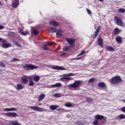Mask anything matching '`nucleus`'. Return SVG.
<instances>
[{
  "instance_id": "72a5a7b5",
  "label": "nucleus",
  "mask_w": 125,
  "mask_h": 125,
  "mask_svg": "<svg viewBox=\"0 0 125 125\" xmlns=\"http://www.w3.org/2000/svg\"><path fill=\"white\" fill-rule=\"evenodd\" d=\"M86 100L88 103H92L93 102V101L92 100V99L88 97L86 99Z\"/></svg>"
},
{
  "instance_id": "20e7f679",
  "label": "nucleus",
  "mask_w": 125,
  "mask_h": 125,
  "mask_svg": "<svg viewBox=\"0 0 125 125\" xmlns=\"http://www.w3.org/2000/svg\"><path fill=\"white\" fill-rule=\"evenodd\" d=\"M65 41L69 43V45L70 47H72L74 48L75 47V42H76V40L74 39H69V38H65Z\"/></svg>"
},
{
  "instance_id": "393cba45",
  "label": "nucleus",
  "mask_w": 125,
  "mask_h": 125,
  "mask_svg": "<svg viewBox=\"0 0 125 125\" xmlns=\"http://www.w3.org/2000/svg\"><path fill=\"white\" fill-rule=\"evenodd\" d=\"M49 31L50 33H56V32H57V28L55 27H51L49 29Z\"/></svg>"
},
{
  "instance_id": "a878e982",
  "label": "nucleus",
  "mask_w": 125,
  "mask_h": 125,
  "mask_svg": "<svg viewBox=\"0 0 125 125\" xmlns=\"http://www.w3.org/2000/svg\"><path fill=\"white\" fill-rule=\"evenodd\" d=\"M23 88H24V87L23 86V85L22 84L18 83L17 84V90H19L20 89H23Z\"/></svg>"
},
{
  "instance_id": "f03ea898",
  "label": "nucleus",
  "mask_w": 125,
  "mask_h": 125,
  "mask_svg": "<svg viewBox=\"0 0 125 125\" xmlns=\"http://www.w3.org/2000/svg\"><path fill=\"white\" fill-rule=\"evenodd\" d=\"M110 83L112 84H118L120 83H122V78L119 76L114 77L110 81Z\"/></svg>"
},
{
  "instance_id": "ea45409f",
  "label": "nucleus",
  "mask_w": 125,
  "mask_h": 125,
  "mask_svg": "<svg viewBox=\"0 0 125 125\" xmlns=\"http://www.w3.org/2000/svg\"><path fill=\"white\" fill-rule=\"evenodd\" d=\"M16 61H20V59H17L16 58H14L13 59V60H12L11 61H10V62H15Z\"/></svg>"
},
{
  "instance_id": "aec40b11",
  "label": "nucleus",
  "mask_w": 125,
  "mask_h": 125,
  "mask_svg": "<svg viewBox=\"0 0 125 125\" xmlns=\"http://www.w3.org/2000/svg\"><path fill=\"white\" fill-rule=\"evenodd\" d=\"M20 3L19 1L14 2L12 3V7H13V8H17V7H18V6H19Z\"/></svg>"
},
{
  "instance_id": "4d7b16f0",
  "label": "nucleus",
  "mask_w": 125,
  "mask_h": 125,
  "mask_svg": "<svg viewBox=\"0 0 125 125\" xmlns=\"http://www.w3.org/2000/svg\"><path fill=\"white\" fill-rule=\"evenodd\" d=\"M99 1H103V0H98Z\"/></svg>"
},
{
  "instance_id": "603ef678",
  "label": "nucleus",
  "mask_w": 125,
  "mask_h": 125,
  "mask_svg": "<svg viewBox=\"0 0 125 125\" xmlns=\"http://www.w3.org/2000/svg\"><path fill=\"white\" fill-rule=\"evenodd\" d=\"M108 50H110V46H107Z\"/></svg>"
},
{
  "instance_id": "f8f14e48",
  "label": "nucleus",
  "mask_w": 125,
  "mask_h": 125,
  "mask_svg": "<svg viewBox=\"0 0 125 125\" xmlns=\"http://www.w3.org/2000/svg\"><path fill=\"white\" fill-rule=\"evenodd\" d=\"M97 43L98 45L100 46V47H103V39H102L101 38H99Z\"/></svg>"
},
{
  "instance_id": "3c124183",
  "label": "nucleus",
  "mask_w": 125,
  "mask_h": 125,
  "mask_svg": "<svg viewBox=\"0 0 125 125\" xmlns=\"http://www.w3.org/2000/svg\"><path fill=\"white\" fill-rule=\"evenodd\" d=\"M61 110H62V108H59L57 109V111H61Z\"/></svg>"
},
{
  "instance_id": "7c9ffc66",
  "label": "nucleus",
  "mask_w": 125,
  "mask_h": 125,
  "mask_svg": "<svg viewBox=\"0 0 125 125\" xmlns=\"http://www.w3.org/2000/svg\"><path fill=\"white\" fill-rule=\"evenodd\" d=\"M96 80H97V79L96 78H91L89 80L88 83H94L95 82V81H96Z\"/></svg>"
},
{
  "instance_id": "a18cd8bd",
  "label": "nucleus",
  "mask_w": 125,
  "mask_h": 125,
  "mask_svg": "<svg viewBox=\"0 0 125 125\" xmlns=\"http://www.w3.org/2000/svg\"><path fill=\"white\" fill-rule=\"evenodd\" d=\"M86 11H87L88 14H89V15L91 14V11H90V10H89L88 9H86Z\"/></svg>"
},
{
  "instance_id": "c85d7f7f",
  "label": "nucleus",
  "mask_w": 125,
  "mask_h": 125,
  "mask_svg": "<svg viewBox=\"0 0 125 125\" xmlns=\"http://www.w3.org/2000/svg\"><path fill=\"white\" fill-rule=\"evenodd\" d=\"M116 41L118 43H121L122 42V37L119 36H117L116 38Z\"/></svg>"
},
{
  "instance_id": "c756f323",
  "label": "nucleus",
  "mask_w": 125,
  "mask_h": 125,
  "mask_svg": "<svg viewBox=\"0 0 125 125\" xmlns=\"http://www.w3.org/2000/svg\"><path fill=\"white\" fill-rule=\"evenodd\" d=\"M71 50V46H66L63 48V51H70Z\"/></svg>"
},
{
  "instance_id": "4468645a",
  "label": "nucleus",
  "mask_w": 125,
  "mask_h": 125,
  "mask_svg": "<svg viewBox=\"0 0 125 125\" xmlns=\"http://www.w3.org/2000/svg\"><path fill=\"white\" fill-rule=\"evenodd\" d=\"M72 80H73L72 78L68 77L67 76H63V77L61 78V80L62 81V82H63L64 80L69 82V81H71Z\"/></svg>"
},
{
  "instance_id": "c03bdc74",
  "label": "nucleus",
  "mask_w": 125,
  "mask_h": 125,
  "mask_svg": "<svg viewBox=\"0 0 125 125\" xmlns=\"http://www.w3.org/2000/svg\"><path fill=\"white\" fill-rule=\"evenodd\" d=\"M55 97H60V94L59 93H56L54 94Z\"/></svg>"
},
{
  "instance_id": "5fc2aeb1",
  "label": "nucleus",
  "mask_w": 125,
  "mask_h": 125,
  "mask_svg": "<svg viewBox=\"0 0 125 125\" xmlns=\"http://www.w3.org/2000/svg\"><path fill=\"white\" fill-rule=\"evenodd\" d=\"M15 0V1H18L19 2V0Z\"/></svg>"
},
{
  "instance_id": "052dcab7",
  "label": "nucleus",
  "mask_w": 125,
  "mask_h": 125,
  "mask_svg": "<svg viewBox=\"0 0 125 125\" xmlns=\"http://www.w3.org/2000/svg\"><path fill=\"white\" fill-rule=\"evenodd\" d=\"M0 72H2V70H1V69H0Z\"/></svg>"
},
{
  "instance_id": "1a4fd4ad",
  "label": "nucleus",
  "mask_w": 125,
  "mask_h": 125,
  "mask_svg": "<svg viewBox=\"0 0 125 125\" xmlns=\"http://www.w3.org/2000/svg\"><path fill=\"white\" fill-rule=\"evenodd\" d=\"M2 42V46L3 48H8V47H10V46H11V44L9 43H5L7 42V41L6 40H3Z\"/></svg>"
},
{
  "instance_id": "49530a36",
  "label": "nucleus",
  "mask_w": 125,
  "mask_h": 125,
  "mask_svg": "<svg viewBox=\"0 0 125 125\" xmlns=\"http://www.w3.org/2000/svg\"><path fill=\"white\" fill-rule=\"evenodd\" d=\"M121 111L124 113H125V106L121 108Z\"/></svg>"
},
{
  "instance_id": "bb28decb",
  "label": "nucleus",
  "mask_w": 125,
  "mask_h": 125,
  "mask_svg": "<svg viewBox=\"0 0 125 125\" xmlns=\"http://www.w3.org/2000/svg\"><path fill=\"white\" fill-rule=\"evenodd\" d=\"M62 84L60 83H56V84L51 85V87L54 88V87H59V86H61Z\"/></svg>"
},
{
  "instance_id": "a211bd4d",
  "label": "nucleus",
  "mask_w": 125,
  "mask_h": 125,
  "mask_svg": "<svg viewBox=\"0 0 125 125\" xmlns=\"http://www.w3.org/2000/svg\"><path fill=\"white\" fill-rule=\"evenodd\" d=\"M41 80V77L38 75H34L33 76V81L36 83H39V81Z\"/></svg>"
},
{
  "instance_id": "f257e3e1",
  "label": "nucleus",
  "mask_w": 125,
  "mask_h": 125,
  "mask_svg": "<svg viewBox=\"0 0 125 125\" xmlns=\"http://www.w3.org/2000/svg\"><path fill=\"white\" fill-rule=\"evenodd\" d=\"M81 81H76L73 83L69 84L67 87L69 88H78V87H80V86H81Z\"/></svg>"
},
{
  "instance_id": "a19ab883",
  "label": "nucleus",
  "mask_w": 125,
  "mask_h": 125,
  "mask_svg": "<svg viewBox=\"0 0 125 125\" xmlns=\"http://www.w3.org/2000/svg\"><path fill=\"white\" fill-rule=\"evenodd\" d=\"M118 11L120 12V13H125V9L124 8H120L118 10Z\"/></svg>"
},
{
  "instance_id": "473e14b6",
  "label": "nucleus",
  "mask_w": 125,
  "mask_h": 125,
  "mask_svg": "<svg viewBox=\"0 0 125 125\" xmlns=\"http://www.w3.org/2000/svg\"><path fill=\"white\" fill-rule=\"evenodd\" d=\"M13 43H14V44L15 45H17V46H18V47H22V45H21V44L18 43L17 42L15 41Z\"/></svg>"
},
{
  "instance_id": "4be33fe9",
  "label": "nucleus",
  "mask_w": 125,
  "mask_h": 125,
  "mask_svg": "<svg viewBox=\"0 0 125 125\" xmlns=\"http://www.w3.org/2000/svg\"><path fill=\"white\" fill-rule=\"evenodd\" d=\"M45 97V95L44 94H42L40 95L38 97V102H41L42 100Z\"/></svg>"
},
{
  "instance_id": "0eeeda50",
  "label": "nucleus",
  "mask_w": 125,
  "mask_h": 125,
  "mask_svg": "<svg viewBox=\"0 0 125 125\" xmlns=\"http://www.w3.org/2000/svg\"><path fill=\"white\" fill-rule=\"evenodd\" d=\"M100 30H101V26L100 25L97 27L94 33V35H93V39H94V40H95V39L97 38V36H98V34H99Z\"/></svg>"
},
{
  "instance_id": "864d4df0",
  "label": "nucleus",
  "mask_w": 125,
  "mask_h": 125,
  "mask_svg": "<svg viewBox=\"0 0 125 125\" xmlns=\"http://www.w3.org/2000/svg\"><path fill=\"white\" fill-rule=\"evenodd\" d=\"M0 5H2V3L0 1Z\"/></svg>"
},
{
  "instance_id": "2f4dec72",
  "label": "nucleus",
  "mask_w": 125,
  "mask_h": 125,
  "mask_svg": "<svg viewBox=\"0 0 125 125\" xmlns=\"http://www.w3.org/2000/svg\"><path fill=\"white\" fill-rule=\"evenodd\" d=\"M20 32L22 36H26V35H28V32H24L22 29H20Z\"/></svg>"
},
{
  "instance_id": "4c0bfd02",
  "label": "nucleus",
  "mask_w": 125,
  "mask_h": 125,
  "mask_svg": "<svg viewBox=\"0 0 125 125\" xmlns=\"http://www.w3.org/2000/svg\"><path fill=\"white\" fill-rule=\"evenodd\" d=\"M72 76H74L73 73H68L67 74H64L63 77H72Z\"/></svg>"
},
{
  "instance_id": "39448f33",
  "label": "nucleus",
  "mask_w": 125,
  "mask_h": 125,
  "mask_svg": "<svg viewBox=\"0 0 125 125\" xmlns=\"http://www.w3.org/2000/svg\"><path fill=\"white\" fill-rule=\"evenodd\" d=\"M27 108H30L31 110L36 111L37 112H43L42 108L37 106H27Z\"/></svg>"
},
{
  "instance_id": "09e8293b",
  "label": "nucleus",
  "mask_w": 125,
  "mask_h": 125,
  "mask_svg": "<svg viewBox=\"0 0 125 125\" xmlns=\"http://www.w3.org/2000/svg\"><path fill=\"white\" fill-rule=\"evenodd\" d=\"M115 49H113V47L110 46V51H114Z\"/></svg>"
},
{
  "instance_id": "680f3d73",
  "label": "nucleus",
  "mask_w": 125,
  "mask_h": 125,
  "mask_svg": "<svg viewBox=\"0 0 125 125\" xmlns=\"http://www.w3.org/2000/svg\"><path fill=\"white\" fill-rule=\"evenodd\" d=\"M5 0V1H6V2L7 1V0Z\"/></svg>"
},
{
  "instance_id": "58836bf2",
  "label": "nucleus",
  "mask_w": 125,
  "mask_h": 125,
  "mask_svg": "<svg viewBox=\"0 0 125 125\" xmlns=\"http://www.w3.org/2000/svg\"><path fill=\"white\" fill-rule=\"evenodd\" d=\"M84 53H85V50H83L79 54L77 55V57L82 56V55H83V54H84Z\"/></svg>"
},
{
  "instance_id": "8fccbe9b",
  "label": "nucleus",
  "mask_w": 125,
  "mask_h": 125,
  "mask_svg": "<svg viewBox=\"0 0 125 125\" xmlns=\"http://www.w3.org/2000/svg\"><path fill=\"white\" fill-rule=\"evenodd\" d=\"M3 29H4V26L3 25H0V30H2Z\"/></svg>"
},
{
  "instance_id": "de8ad7c7",
  "label": "nucleus",
  "mask_w": 125,
  "mask_h": 125,
  "mask_svg": "<svg viewBox=\"0 0 125 125\" xmlns=\"http://www.w3.org/2000/svg\"><path fill=\"white\" fill-rule=\"evenodd\" d=\"M1 67H5V64L2 62H1L0 64Z\"/></svg>"
},
{
  "instance_id": "9b49d317",
  "label": "nucleus",
  "mask_w": 125,
  "mask_h": 125,
  "mask_svg": "<svg viewBox=\"0 0 125 125\" xmlns=\"http://www.w3.org/2000/svg\"><path fill=\"white\" fill-rule=\"evenodd\" d=\"M28 77L25 76L24 77H21V83L23 84H26V83H28Z\"/></svg>"
},
{
  "instance_id": "37998d69",
  "label": "nucleus",
  "mask_w": 125,
  "mask_h": 125,
  "mask_svg": "<svg viewBox=\"0 0 125 125\" xmlns=\"http://www.w3.org/2000/svg\"><path fill=\"white\" fill-rule=\"evenodd\" d=\"M92 124L93 125H98L99 123L98 122V120H96L94 121Z\"/></svg>"
},
{
  "instance_id": "c9c22d12",
  "label": "nucleus",
  "mask_w": 125,
  "mask_h": 125,
  "mask_svg": "<svg viewBox=\"0 0 125 125\" xmlns=\"http://www.w3.org/2000/svg\"><path fill=\"white\" fill-rule=\"evenodd\" d=\"M120 33V29L118 28H116V29L114 30V34L115 35H118V34H119Z\"/></svg>"
},
{
  "instance_id": "f704fd0d",
  "label": "nucleus",
  "mask_w": 125,
  "mask_h": 125,
  "mask_svg": "<svg viewBox=\"0 0 125 125\" xmlns=\"http://www.w3.org/2000/svg\"><path fill=\"white\" fill-rule=\"evenodd\" d=\"M64 106H65V107H67L68 108H71V107H72V104L70 103H66L64 104Z\"/></svg>"
},
{
  "instance_id": "13d9d810",
  "label": "nucleus",
  "mask_w": 125,
  "mask_h": 125,
  "mask_svg": "<svg viewBox=\"0 0 125 125\" xmlns=\"http://www.w3.org/2000/svg\"><path fill=\"white\" fill-rule=\"evenodd\" d=\"M42 105V104H39V106H41Z\"/></svg>"
},
{
  "instance_id": "6e6d98bb",
  "label": "nucleus",
  "mask_w": 125,
  "mask_h": 125,
  "mask_svg": "<svg viewBox=\"0 0 125 125\" xmlns=\"http://www.w3.org/2000/svg\"><path fill=\"white\" fill-rule=\"evenodd\" d=\"M1 41H2V38H0V42H1Z\"/></svg>"
},
{
  "instance_id": "7ed1b4c3",
  "label": "nucleus",
  "mask_w": 125,
  "mask_h": 125,
  "mask_svg": "<svg viewBox=\"0 0 125 125\" xmlns=\"http://www.w3.org/2000/svg\"><path fill=\"white\" fill-rule=\"evenodd\" d=\"M23 68L27 71H30V70H34V69H38V66L32 64H25Z\"/></svg>"
},
{
  "instance_id": "cd10ccee",
  "label": "nucleus",
  "mask_w": 125,
  "mask_h": 125,
  "mask_svg": "<svg viewBox=\"0 0 125 125\" xmlns=\"http://www.w3.org/2000/svg\"><path fill=\"white\" fill-rule=\"evenodd\" d=\"M32 33L34 35V36H38L40 32L39 31L37 30L36 29L34 28L32 30Z\"/></svg>"
},
{
  "instance_id": "79ce46f5",
  "label": "nucleus",
  "mask_w": 125,
  "mask_h": 125,
  "mask_svg": "<svg viewBox=\"0 0 125 125\" xmlns=\"http://www.w3.org/2000/svg\"><path fill=\"white\" fill-rule=\"evenodd\" d=\"M81 59H83V57H80L79 58H74L71 59V60H81Z\"/></svg>"
},
{
  "instance_id": "ddd939ff",
  "label": "nucleus",
  "mask_w": 125,
  "mask_h": 125,
  "mask_svg": "<svg viewBox=\"0 0 125 125\" xmlns=\"http://www.w3.org/2000/svg\"><path fill=\"white\" fill-rule=\"evenodd\" d=\"M4 111H5V112H11V111H17V108L15 107L6 108H4Z\"/></svg>"
},
{
  "instance_id": "9d476101",
  "label": "nucleus",
  "mask_w": 125,
  "mask_h": 125,
  "mask_svg": "<svg viewBox=\"0 0 125 125\" xmlns=\"http://www.w3.org/2000/svg\"><path fill=\"white\" fill-rule=\"evenodd\" d=\"M54 44V42H49V43L44 44L42 46V48L43 50H48L49 48H48V47H47V46L49 45L50 46V45H53Z\"/></svg>"
},
{
  "instance_id": "412c9836",
  "label": "nucleus",
  "mask_w": 125,
  "mask_h": 125,
  "mask_svg": "<svg viewBox=\"0 0 125 125\" xmlns=\"http://www.w3.org/2000/svg\"><path fill=\"white\" fill-rule=\"evenodd\" d=\"M98 87L103 88V87L106 88V84L104 82H100L98 84Z\"/></svg>"
},
{
  "instance_id": "6ab92c4d",
  "label": "nucleus",
  "mask_w": 125,
  "mask_h": 125,
  "mask_svg": "<svg viewBox=\"0 0 125 125\" xmlns=\"http://www.w3.org/2000/svg\"><path fill=\"white\" fill-rule=\"evenodd\" d=\"M53 69H54V70H65V68L62 66H53Z\"/></svg>"
},
{
  "instance_id": "2eb2a0df",
  "label": "nucleus",
  "mask_w": 125,
  "mask_h": 125,
  "mask_svg": "<svg viewBox=\"0 0 125 125\" xmlns=\"http://www.w3.org/2000/svg\"><path fill=\"white\" fill-rule=\"evenodd\" d=\"M95 119H96V120H97V121H99L100 120H104V116L100 115L99 114L96 115L95 116Z\"/></svg>"
},
{
  "instance_id": "e433bc0d",
  "label": "nucleus",
  "mask_w": 125,
  "mask_h": 125,
  "mask_svg": "<svg viewBox=\"0 0 125 125\" xmlns=\"http://www.w3.org/2000/svg\"><path fill=\"white\" fill-rule=\"evenodd\" d=\"M118 117L120 120H124V119H125V115L124 114H121L118 116Z\"/></svg>"
},
{
  "instance_id": "dca6fc26",
  "label": "nucleus",
  "mask_w": 125,
  "mask_h": 125,
  "mask_svg": "<svg viewBox=\"0 0 125 125\" xmlns=\"http://www.w3.org/2000/svg\"><path fill=\"white\" fill-rule=\"evenodd\" d=\"M56 35L58 38H61L62 37V35H63V31L62 29H59L56 33Z\"/></svg>"
},
{
  "instance_id": "f3484780",
  "label": "nucleus",
  "mask_w": 125,
  "mask_h": 125,
  "mask_svg": "<svg viewBox=\"0 0 125 125\" xmlns=\"http://www.w3.org/2000/svg\"><path fill=\"white\" fill-rule=\"evenodd\" d=\"M49 23L50 25H52L53 26H59V23L55 21H50Z\"/></svg>"
},
{
  "instance_id": "5701e85b",
  "label": "nucleus",
  "mask_w": 125,
  "mask_h": 125,
  "mask_svg": "<svg viewBox=\"0 0 125 125\" xmlns=\"http://www.w3.org/2000/svg\"><path fill=\"white\" fill-rule=\"evenodd\" d=\"M59 105H52L50 106V110H52V111H54L57 109V108H59Z\"/></svg>"
},
{
  "instance_id": "b1692460",
  "label": "nucleus",
  "mask_w": 125,
  "mask_h": 125,
  "mask_svg": "<svg viewBox=\"0 0 125 125\" xmlns=\"http://www.w3.org/2000/svg\"><path fill=\"white\" fill-rule=\"evenodd\" d=\"M29 86H34V85H35V82H34L33 80H32V78L30 77L29 78Z\"/></svg>"
},
{
  "instance_id": "6e6552de",
  "label": "nucleus",
  "mask_w": 125,
  "mask_h": 125,
  "mask_svg": "<svg viewBox=\"0 0 125 125\" xmlns=\"http://www.w3.org/2000/svg\"><path fill=\"white\" fill-rule=\"evenodd\" d=\"M5 116L7 117H10L11 118H15L18 117V114L14 112H7L5 113Z\"/></svg>"
},
{
  "instance_id": "bf43d9fd",
  "label": "nucleus",
  "mask_w": 125,
  "mask_h": 125,
  "mask_svg": "<svg viewBox=\"0 0 125 125\" xmlns=\"http://www.w3.org/2000/svg\"><path fill=\"white\" fill-rule=\"evenodd\" d=\"M123 102H124V103H125V100H123Z\"/></svg>"
},
{
  "instance_id": "423d86ee",
  "label": "nucleus",
  "mask_w": 125,
  "mask_h": 125,
  "mask_svg": "<svg viewBox=\"0 0 125 125\" xmlns=\"http://www.w3.org/2000/svg\"><path fill=\"white\" fill-rule=\"evenodd\" d=\"M114 20L116 24L119 26H121V27H124V26H125V23L123 22V21H122L117 17H115Z\"/></svg>"
}]
</instances>
